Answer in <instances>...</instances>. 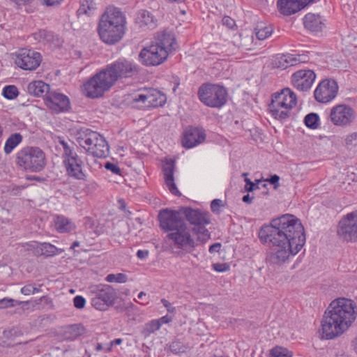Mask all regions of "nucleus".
Instances as JSON below:
<instances>
[{
	"label": "nucleus",
	"instance_id": "11",
	"mask_svg": "<svg viewBox=\"0 0 357 357\" xmlns=\"http://www.w3.org/2000/svg\"><path fill=\"white\" fill-rule=\"evenodd\" d=\"M113 86L114 84L105 70L102 69L84 84V91L87 97L97 98L102 97Z\"/></svg>",
	"mask_w": 357,
	"mask_h": 357
},
{
	"label": "nucleus",
	"instance_id": "30",
	"mask_svg": "<svg viewBox=\"0 0 357 357\" xmlns=\"http://www.w3.org/2000/svg\"><path fill=\"white\" fill-rule=\"evenodd\" d=\"M22 139L23 137L20 133L11 134L6 141L4 153L6 155L10 154L22 142Z\"/></svg>",
	"mask_w": 357,
	"mask_h": 357
},
{
	"label": "nucleus",
	"instance_id": "34",
	"mask_svg": "<svg viewBox=\"0 0 357 357\" xmlns=\"http://www.w3.org/2000/svg\"><path fill=\"white\" fill-rule=\"evenodd\" d=\"M279 93L283 95L284 101L286 102L289 111L296 105V96L289 88L282 89Z\"/></svg>",
	"mask_w": 357,
	"mask_h": 357
},
{
	"label": "nucleus",
	"instance_id": "4",
	"mask_svg": "<svg viewBox=\"0 0 357 357\" xmlns=\"http://www.w3.org/2000/svg\"><path fill=\"white\" fill-rule=\"evenodd\" d=\"M126 17L119 8L109 6L99 19L98 33L102 42L108 45L119 43L126 30Z\"/></svg>",
	"mask_w": 357,
	"mask_h": 357
},
{
	"label": "nucleus",
	"instance_id": "33",
	"mask_svg": "<svg viewBox=\"0 0 357 357\" xmlns=\"http://www.w3.org/2000/svg\"><path fill=\"white\" fill-rule=\"evenodd\" d=\"M86 333L84 326L82 324H73L69 326L66 331L68 339L74 340Z\"/></svg>",
	"mask_w": 357,
	"mask_h": 357
},
{
	"label": "nucleus",
	"instance_id": "32",
	"mask_svg": "<svg viewBox=\"0 0 357 357\" xmlns=\"http://www.w3.org/2000/svg\"><path fill=\"white\" fill-rule=\"evenodd\" d=\"M62 252H63V250L59 249L49 243H40L36 248L37 254L47 257L53 256L57 253H61Z\"/></svg>",
	"mask_w": 357,
	"mask_h": 357
},
{
	"label": "nucleus",
	"instance_id": "37",
	"mask_svg": "<svg viewBox=\"0 0 357 357\" xmlns=\"http://www.w3.org/2000/svg\"><path fill=\"white\" fill-rule=\"evenodd\" d=\"M19 305H29V301H19L10 298H3L0 299V309L14 307Z\"/></svg>",
	"mask_w": 357,
	"mask_h": 357
},
{
	"label": "nucleus",
	"instance_id": "36",
	"mask_svg": "<svg viewBox=\"0 0 357 357\" xmlns=\"http://www.w3.org/2000/svg\"><path fill=\"white\" fill-rule=\"evenodd\" d=\"M305 126L311 129H316L319 126V116L316 113H310L304 119Z\"/></svg>",
	"mask_w": 357,
	"mask_h": 357
},
{
	"label": "nucleus",
	"instance_id": "28",
	"mask_svg": "<svg viewBox=\"0 0 357 357\" xmlns=\"http://www.w3.org/2000/svg\"><path fill=\"white\" fill-rule=\"evenodd\" d=\"M167 51V55L172 50H175V38L172 33H162L160 35L155 43Z\"/></svg>",
	"mask_w": 357,
	"mask_h": 357
},
{
	"label": "nucleus",
	"instance_id": "22",
	"mask_svg": "<svg viewBox=\"0 0 357 357\" xmlns=\"http://www.w3.org/2000/svg\"><path fill=\"white\" fill-rule=\"evenodd\" d=\"M314 1V0H278V5L284 15H291Z\"/></svg>",
	"mask_w": 357,
	"mask_h": 357
},
{
	"label": "nucleus",
	"instance_id": "49",
	"mask_svg": "<svg viewBox=\"0 0 357 357\" xmlns=\"http://www.w3.org/2000/svg\"><path fill=\"white\" fill-rule=\"evenodd\" d=\"M105 168L107 170L111 171L113 174H121V169L117 165L114 163L107 162L105 164Z\"/></svg>",
	"mask_w": 357,
	"mask_h": 357
},
{
	"label": "nucleus",
	"instance_id": "16",
	"mask_svg": "<svg viewBox=\"0 0 357 357\" xmlns=\"http://www.w3.org/2000/svg\"><path fill=\"white\" fill-rule=\"evenodd\" d=\"M338 92V85L335 80H322L316 88L314 95L317 101L326 103L334 99Z\"/></svg>",
	"mask_w": 357,
	"mask_h": 357
},
{
	"label": "nucleus",
	"instance_id": "19",
	"mask_svg": "<svg viewBox=\"0 0 357 357\" xmlns=\"http://www.w3.org/2000/svg\"><path fill=\"white\" fill-rule=\"evenodd\" d=\"M316 78V75L311 70H301L294 73L291 76L294 86L301 91L309 90Z\"/></svg>",
	"mask_w": 357,
	"mask_h": 357
},
{
	"label": "nucleus",
	"instance_id": "64",
	"mask_svg": "<svg viewBox=\"0 0 357 357\" xmlns=\"http://www.w3.org/2000/svg\"><path fill=\"white\" fill-rule=\"evenodd\" d=\"M353 346L355 352L357 354V337L353 341Z\"/></svg>",
	"mask_w": 357,
	"mask_h": 357
},
{
	"label": "nucleus",
	"instance_id": "24",
	"mask_svg": "<svg viewBox=\"0 0 357 357\" xmlns=\"http://www.w3.org/2000/svg\"><path fill=\"white\" fill-rule=\"evenodd\" d=\"M135 23L142 29H153L158 26V20L147 10H139L135 18Z\"/></svg>",
	"mask_w": 357,
	"mask_h": 357
},
{
	"label": "nucleus",
	"instance_id": "63",
	"mask_svg": "<svg viewBox=\"0 0 357 357\" xmlns=\"http://www.w3.org/2000/svg\"><path fill=\"white\" fill-rule=\"evenodd\" d=\"M95 349H96V351H99L102 350V349H103V346H102V344H100V343L97 344V345H96V347Z\"/></svg>",
	"mask_w": 357,
	"mask_h": 357
},
{
	"label": "nucleus",
	"instance_id": "21",
	"mask_svg": "<svg viewBox=\"0 0 357 357\" xmlns=\"http://www.w3.org/2000/svg\"><path fill=\"white\" fill-rule=\"evenodd\" d=\"M206 138L204 131L198 128L188 127L183 134L181 139L182 145L186 149H191L201 143Z\"/></svg>",
	"mask_w": 357,
	"mask_h": 357
},
{
	"label": "nucleus",
	"instance_id": "25",
	"mask_svg": "<svg viewBox=\"0 0 357 357\" xmlns=\"http://www.w3.org/2000/svg\"><path fill=\"white\" fill-rule=\"evenodd\" d=\"M27 91L36 97H46L50 92V86L41 80L33 81L28 84Z\"/></svg>",
	"mask_w": 357,
	"mask_h": 357
},
{
	"label": "nucleus",
	"instance_id": "12",
	"mask_svg": "<svg viewBox=\"0 0 357 357\" xmlns=\"http://www.w3.org/2000/svg\"><path fill=\"white\" fill-rule=\"evenodd\" d=\"M337 235L344 242H357V210L341 218L337 226Z\"/></svg>",
	"mask_w": 357,
	"mask_h": 357
},
{
	"label": "nucleus",
	"instance_id": "43",
	"mask_svg": "<svg viewBox=\"0 0 357 357\" xmlns=\"http://www.w3.org/2000/svg\"><path fill=\"white\" fill-rule=\"evenodd\" d=\"M169 349L174 354H179L185 352L188 347L182 342L175 340L169 344Z\"/></svg>",
	"mask_w": 357,
	"mask_h": 357
},
{
	"label": "nucleus",
	"instance_id": "62",
	"mask_svg": "<svg viewBox=\"0 0 357 357\" xmlns=\"http://www.w3.org/2000/svg\"><path fill=\"white\" fill-rule=\"evenodd\" d=\"M31 0H17V6H24L29 3Z\"/></svg>",
	"mask_w": 357,
	"mask_h": 357
},
{
	"label": "nucleus",
	"instance_id": "29",
	"mask_svg": "<svg viewBox=\"0 0 357 357\" xmlns=\"http://www.w3.org/2000/svg\"><path fill=\"white\" fill-rule=\"evenodd\" d=\"M54 225L56 231L60 233L69 232L75 228L74 223L63 215H57L54 218Z\"/></svg>",
	"mask_w": 357,
	"mask_h": 357
},
{
	"label": "nucleus",
	"instance_id": "20",
	"mask_svg": "<svg viewBox=\"0 0 357 357\" xmlns=\"http://www.w3.org/2000/svg\"><path fill=\"white\" fill-rule=\"evenodd\" d=\"M268 109L272 116L276 119L283 121L289 116V112L286 102L284 101L283 95L280 94L279 92L272 95L271 102L268 105Z\"/></svg>",
	"mask_w": 357,
	"mask_h": 357
},
{
	"label": "nucleus",
	"instance_id": "8",
	"mask_svg": "<svg viewBox=\"0 0 357 357\" xmlns=\"http://www.w3.org/2000/svg\"><path fill=\"white\" fill-rule=\"evenodd\" d=\"M63 149V165L68 176L77 180H86V174L83 172L84 162L75 151L73 146H70L64 140H60Z\"/></svg>",
	"mask_w": 357,
	"mask_h": 357
},
{
	"label": "nucleus",
	"instance_id": "15",
	"mask_svg": "<svg viewBox=\"0 0 357 357\" xmlns=\"http://www.w3.org/2000/svg\"><path fill=\"white\" fill-rule=\"evenodd\" d=\"M42 58L39 52L32 50L22 49L16 56L15 63L25 70H34L41 63Z\"/></svg>",
	"mask_w": 357,
	"mask_h": 357
},
{
	"label": "nucleus",
	"instance_id": "51",
	"mask_svg": "<svg viewBox=\"0 0 357 357\" xmlns=\"http://www.w3.org/2000/svg\"><path fill=\"white\" fill-rule=\"evenodd\" d=\"M222 24L230 29L236 26L235 20L229 16H225L222 18Z\"/></svg>",
	"mask_w": 357,
	"mask_h": 357
},
{
	"label": "nucleus",
	"instance_id": "9",
	"mask_svg": "<svg viewBox=\"0 0 357 357\" xmlns=\"http://www.w3.org/2000/svg\"><path fill=\"white\" fill-rule=\"evenodd\" d=\"M198 96L205 105L220 108L227 101V91L220 85L204 84L199 88Z\"/></svg>",
	"mask_w": 357,
	"mask_h": 357
},
{
	"label": "nucleus",
	"instance_id": "26",
	"mask_svg": "<svg viewBox=\"0 0 357 357\" xmlns=\"http://www.w3.org/2000/svg\"><path fill=\"white\" fill-rule=\"evenodd\" d=\"M303 24L305 27L312 32L321 31L324 26L320 16L312 13H308L304 17Z\"/></svg>",
	"mask_w": 357,
	"mask_h": 357
},
{
	"label": "nucleus",
	"instance_id": "58",
	"mask_svg": "<svg viewBox=\"0 0 357 357\" xmlns=\"http://www.w3.org/2000/svg\"><path fill=\"white\" fill-rule=\"evenodd\" d=\"M221 247V244L219 243H214L209 247L208 251L211 253L218 252Z\"/></svg>",
	"mask_w": 357,
	"mask_h": 357
},
{
	"label": "nucleus",
	"instance_id": "60",
	"mask_svg": "<svg viewBox=\"0 0 357 357\" xmlns=\"http://www.w3.org/2000/svg\"><path fill=\"white\" fill-rule=\"evenodd\" d=\"M172 318L171 317H169L168 315L163 316L158 321H160V323L162 324H168L170 321H172Z\"/></svg>",
	"mask_w": 357,
	"mask_h": 357
},
{
	"label": "nucleus",
	"instance_id": "52",
	"mask_svg": "<svg viewBox=\"0 0 357 357\" xmlns=\"http://www.w3.org/2000/svg\"><path fill=\"white\" fill-rule=\"evenodd\" d=\"M213 268L217 272H225L229 270V266L225 263L223 264H213Z\"/></svg>",
	"mask_w": 357,
	"mask_h": 357
},
{
	"label": "nucleus",
	"instance_id": "56",
	"mask_svg": "<svg viewBox=\"0 0 357 357\" xmlns=\"http://www.w3.org/2000/svg\"><path fill=\"white\" fill-rule=\"evenodd\" d=\"M149 251L146 250H139L137 252V256L140 259H144L149 256Z\"/></svg>",
	"mask_w": 357,
	"mask_h": 357
},
{
	"label": "nucleus",
	"instance_id": "35",
	"mask_svg": "<svg viewBox=\"0 0 357 357\" xmlns=\"http://www.w3.org/2000/svg\"><path fill=\"white\" fill-rule=\"evenodd\" d=\"M255 30L256 36L259 40H264L269 37L273 33L272 26H266L262 22L258 24Z\"/></svg>",
	"mask_w": 357,
	"mask_h": 357
},
{
	"label": "nucleus",
	"instance_id": "46",
	"mask_svg": "<svg viewBox=\"0 0 357 357\" xmlns=\"http://www.w3.org/2000/svg\"><path fill=\"white\" fill-rule=\"evenodd\" d=\"M223 202L220 199H215L211 203V209L215 213H219L220 207L223 206Z\"/></svg>",
	"mask_w": 357,
	"mask_h": 357
},
{
	"label": "nucleus",
	"instance_id": "59",
	"mask_svg": "<svg viewBox=\"0 0 357 357\" xmlns=\"http://www.w3.org/2000/svg\"><path fill=\"white\" fill-rule=\"evenodd\" d=\"M137 298L140 300H144V302H142V303H139L140 304L142 305H145L146 303H148V298L146 297V294L145 292L144 291H141L139 294H138V296Z\"/></svg>",
	"mask_w": 357,
	"mask_h": 357
},
{
	"label": "nucleus",
	"instance_id": "7",
	"mask_svg": "<svg viewBox=\"0 0 357 357\" xmlns=\"http://www.w3.org/2000/svg\"><path fill=\"white\" fill-rule=\"evenodd\" d=\"M114 85L118 80L137 77L140 67L135 63L126 59H119L104 68Z\"/></svg>",
	"mask_w": 357,
	"mask_h": 357
},
{
	"label": "nucleus",
	"instance_id": "13",
	"mask_svg": "<svg viewBox=\"0 0 357 357\" xmlns=\"http://www.w3.org/2000/svg\"><path fill=\"white\" fill-rule=\"evenodd\" d=\"M179 214V217L184 215L186 220L192 225L197 227V232L204 236H209L208 231L205 228L210 223V215L207 211L199 209H193L190 207H181L178 211H173Z\"/></svg>",
	"mask_w": 357,
	"mask_h": 357
},
{
	"label": "nucleus",
	"instance_id": "41",
	"mask_svg": "<svg viewBox=\"0 0 357 357\" xmlns=\"http://www.w3.org/2000/svg\"><path fill=\"white\" fill-rule=\"evenodd\" d=\"M148 89H139V93L132 97V102L138 103L142 102L147 106Z\"/></svg>",
	"mask_w": 357,
	"mask_h": 357
},
{
	"label": "nucleus",
	"instance_id": "3",
	"mask_svg": "<svg viewBox=\"0 0 357 357\" xmlns=\"http://www.w3.org/2000/svg\"><path fill=\"white\" fill-rule=\"evenodd\" d=\"M356 305L351 299L339 298L328 307L321 321V337L332 340L347 331L355 321Z\"/></svg>",
	"mask_w": 357,
	"mask_h": 357
},
{
	"label": "nucleus",
	"instance_id": "38",
	"mask_svg": "<svg viewBox=\"0 0 357 357\" xmlns=\"http://www.w3.org/2000/svg\"><path fill=\"white\" fill-rule=\"evenodd\" d=\"M160 326L161 324L160 323V321L152 320L150 322L145 324L142 333L145 336H149L151 333H153L154 332L158 331Z\"/></svg>",
	"mask_w": 357,
	"mask_h": 357
},
{
	"label": "nucleus",
	"instance_id": "14",
	"mask_svg": "<svg viewBox=\"0 0 357 357\" xmlns=\"http://www.w3.org/2000/svg\"><path fill=\"white\" fill-rule=\"evenodd\" d=\"M167 51L155 44L144 47L139 52V61L146 66H155L162 63L167 58Z\"/></svg>",
	"mask_w": 357,
	"mask_h": 357
},
{
	"label": "nucleus",
	"instance_id": "53",
	"mask_svg": "<svg viewBox=\"0 0 357 357\" xmlns=\"http://www.w3.org/2000/svg\"><path fill=\"white\" fill-rule=\"evenodd\" d=\"M161 302L162 303L163 305L167 308V310L169 313H175L176 308L172 306V305L166 299H162Z\"/></svg>",
	"mask_w": 357,
	"mask_h": 357
},
{
	"label": "nucleus",
	"instance_id": "1",
	"mask_svg": "<svg viewBox=\"0 0 357 357\" xmlns=\"http://www.w3.org/2000/svg\"><path fill=\"white\" fill-rule=\"evenodd\" d=\"M261 243L272 249L266 257L271 264L282 265L291 255H296L305 243L304 227L295 216L285 214L273 219L259 231Z\"/></svg>",
	"mask_w": 357,
	"mask_h": 357
},
{
	"label": "nucleus",
	"instance_id": "47",
	"mask_svg": "<svg viewBox=\"0 0 357 357\" xmlns=\"http://www.w3.org/2000/svg\"><path fill=\"white\" fill-rule=\"evenodd\" d=\"M245 181L246 182L245 190L248 192H252L257 189H260L259 184L261 182L260 180L257 181L258 183L257 185L252 182L249 178H245Z\"/></svg>",
	"mask_w": 357,
	"mask_h": 357
},
{
	"label": "nucleus",
	"instance_id": "55",
	"mask_svg": "<svg viewBox=\"0 0 357 357\" xmlns=\"http://www.w3.org/2000/svg\"><path fill=\"white\" fill-rule=\"evenodd\" d=\"M122 339L121 338H117V339H114V340H112L111 342H110V345L109 347H107L106 349H105V351L106 352H109L111 351L112 350V347H113L114 345H118V344H121L122 342Z\"/></svg>",
	"mask_w": 357,
	"mask_h": 357
},
{
	"label": "nucleus",
	"instance_id": "23",
	"mask_svg": "<svg viewBox=\"0 0 357 357\" xmlns=\"http://www.w3.org/2000/svg\"><path fill=\"white\" fill-rule=\"evenodd\" d=\"M175 169L174 161L172 160H166L162 166L165 182L170 192L176 196H181V192L178 190L174 178Z\"/></svg>",
	"mask_w": 357,
	"mask_h": 357
},
{
	"label": "nucleus",
	"instance_id": "27",
	"mask_svg": "<svg viewBox=\"0 0 357 357\" xmlns=\"http://www.w3.org/2000/svg\"><path fill=\"white\" fill-rule=\"evenodd\" d=\"M166 100V96L160 91L153 88L148 89L147 107H162Z\"/></svg>",
	"mask_w": 357,
	"mask_h": 357
},
{
	"label": "nucleus",
	"instance_id": "61",
	"mask_svg": "<svg viewBox=\"0 0 357 357\" xmlns=\"http://www.w3.org/2000/svg\"><path fill=\"white\" fill-rule=\"evenodd\" d=\"M252 199H253L252 197H250L249 194H247L243 197L242 200H243V202H244L245 203L251 204Z\"/></svg>",
	"mask_w": 357,
	"mask_h": 357
},
{
	"label": "nucleus",
	"instance_id": "31",
	"mask_svg": "<svg viewBox=\"0 0 357 357\" xmlns=\"http://www.w3.org/2000/svg\"><path fill=\"white\" fill-rule=\"evenodd\" d=\"M96 3L94 0H80V6L77 11L78 16L86 15L91 16L96 10Z\"/></svg>",
	"mask_w": 357,
	"mask_h": 357
},
{
	"label": "nucleus",
	"instance_id": "17",
	"mask_svg": "<svg viewBox=\"0 0 357 357\" xmlns=\"http://www.w3.org/2000/svg\"><path fill=\"white\" fill-rule=\"evenodd\" d=\"M354 110L349 105H338L333 107L330 113L333 123L337 126H347L355 119Z\"/></svg>",
	"mask_w": 357,
	"mask_h": 357
},
{
	"label": "nucleus",
	"instance_id": "45",
	"mask_svg": "<svg viewBox=\"0 0 357 357\" xmlns=\"http://www.w3.org/2000/svg\"><path fill=\"white\" fill-rule=\"evenodd\" d=\"M34 37L39 41H51L53 38V35L51 32L46 30H40L38 33H34Z\"/></svg>",
	"mask_w": 357,
	"mask_h": 357
},
{
	"label": "nucleus",
	"instance_id": "44",
	"mask_svg": "<svg viewBox=\"0 0 357 357\" xmlns=\"http://www.w3.org/2000/svg\"><path fill=\"white\" fill-rule=\"evenodd\" d=\"M128 277L126 274L123 273H118L115 274H109L106 277V280L109 282H119V283H124L127 281Z\"/></svg>",
	"mask_w": 357,
	"mask_h": 357
},
{
	"label": "nucleus",
	"instance_id": "5",
	"mask_svg": "<svg viewBox=\"0 0 357 357\" xmlns=\"http://www.w3.org/2000/svg\"><path fill=\"white\" fill-rule=\"evenodd\" d=\"M77 142L86 151L96 158L109 155V145L101 135L89 128H82L77 134Z\"/></svg>",
	"mask_w": 357,
	"mask_h": 357
},
{
	"label": "nucleus",
	"instance_id": "54",
	"mask_svg": "<svg viewBox=\"0 0 357 357\" xmlns=\"http://www.w3.org/2000/svg\"><path fill=\"white\" fill-rule=\"evenodd\" d=\"M21 293L24 295H30L32 294V284H28L25 286H24L22 289H21Z\"/></svg>",
	"mask_w": 357,
	"mask_h": 357
},
{
	"label": "nucleus",
	"instance_id": "10",
	"mask_svg": "<svg viewBox=\"0 0 357 357\" xmlns=\"http://www.w3.org/2000/svg\"><path fill=\"white\" fill-rule=\"evenodd\" d=\"M91 303L98 310H106L112 306L116 298V292L108 284L93 285L89 288Z\"/></svg>",
	"mask_w": 357,
	"mask_h": 357
},
{
	"label": "nucleus",
	"instance_id": "42",
	"mask_svg": "<svg viewBox=\"0 0 357 357\" xmlns=\"http://www.w3.org/2000/svg\"><path fill=\"white\" fill-rule=\"evenodd\" d=\"M18 89L14 85L6 86L2 91L3 97L8 100H13L18 96Z\"/></svg>",
	"mask_w": 357,
	"mask_h": 357
},
{
	"label": "nucleus",
	"instance_id": "50",
	"mask_svg": "<svg viewBox=\"0 0 357 357\" xmlns=\"http://www.w3.org/2000/svg\"><path fill=\"white\" fill-rule=\"evenodd\" d=\"M280 176L277 174L271 175L269 178L265 179L264 181L268 182L273 185L274 189H278L280 186L279 183Z\"/></svg>",
	"mask_w": 357,
	"mask_h": 357
},
{
	"label": "nucleus",
	"instance_id": "18",
	"mask_svg": "<svg viewBox=\"0 0 357 357\" xmlns=\"http://www.w3.org/2000/svg\"><path fill=\"white\" fill-rule=\"evenodd\" d=\"M44 100L46 106L56 113L65 112L70 109L68 97L57 91H50Z\"/></svg>",
	"mask_w": 357,
	"mask_h": 357
},
{
	"label": "nucleus",
	"instance_id": "39",
	"mask_svg": "<svg viewBox=\"0 0 357 357\" xmlns=\"http://www.w3.org/2000/svg\"><path fill=\"white\" fill-rule=\"evenodd\" d=\"M292 353L287 349L275 347L270 351V357H291Z\"/></svg>",
	"mask_w": 357,
	"mask_h": 357
},
{
	"label": "nucleus",
	"instance_id": "40",
	"mask_svg": "<svg viewBox=\"0 0 357 357\" xmlns=\"http://www.w3.org/2000/svg\"><path fill=\"white\" fill-rule=\"evenodd\" d=\"M285 61L291 66L296 65L300 63H306L309 61V56L305 54L289 55Z\"/></svg>",
	"mask_w": 357,
	"mask_h": 357
},
{
	"label": "nucleus",
	"instance_id": "57",
	"mask_svg": "<svg viewBox=\"0 0 357 357\" xmlns=\"http://www.w3.org/2000/svg\"><path fill=\"white\" fill-rule=\"evenodd\" d=\"M38 301L40 303H43L45 305H50L52 303V299L47 296L40 297Z\"/></svg>",
	"mask_w": 357,
	"mask_h": 357
},
{
	"label": "nucleus",
	"instance_id": "48",
	"mask_svg": "<svg viewBox=\"0 0 357 357\" xmlns=\"http://www.w3.org/2000/svg\"><path fill=\"white\" fill-rule=\"evenodd\" d=\"M74 306L77 309H82L86 304L85 298L82 296H76L73 298Z\"/></svg>",
	"mask_w": 357,
	"mask_h": 357
},
{
	"label": "nucleus",
	"instance_id": "2",
	"mask_svg": "<svg viewBox=\"0 0 357 357\" xmlns=\"http://www.w3.org/2000/svg\"><path fill=\"white\" fill-rule=\"evenodd\" d=\"M161 228L169 231L167 241L172 252L182 257L195 250L197 243L190 234V228L177 212L168 208L162 209L158 214Z\"/></svg>",
	"mask_w": 357,
	"mask_h": 357
},
{
	"label": "nucleus",
	"instance_id": "6",
	"mask_svg": "<svg viewBox=\"0 0 357 357\" xmlns=\"http://www.w3.org/2000/svg\"><path fill=\"white\" fill-rule=\"evenodd\" d=\"M16 162L25 171L39 172L46 166V157L39 147L26 146L17 152Z\"/></svg>",
	"mask_w": 357,
	"mask_h": 357
}]
</instances>
